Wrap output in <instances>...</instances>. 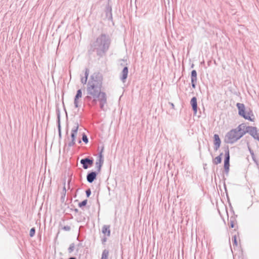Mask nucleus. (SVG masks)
I'll list each match as a JSON object with an SVG mask.
<instances>
[{
	"instance_id": "nucleus-1",
	"label": "nucleus",
	"mask_w": 259,
	"mask_h": 259,
	"mask_svg": "<svg viewBox=\"0 0 259 259\" xmlns=\"http://www.w3.org/2000/svg\"><path fill=\"white\" fill-rule=\"evenodd\" d=\"M96 78H99V81L100 82L99 87H98L95 82H89L87 89V92L88 95V97H93L94 100H96L97 95L100 92V89L102 84L101 81L102 80V77L99 75H96Z\"/></svg>"
},
{
	"instance_id": "nucleus-2",
	"label": "nucleus",
	"mask_w": 259,
	"mask_h": 259,
	"mask_svg": "<svg viewBox=\"0 0 259 259\" xmlns=\"http://www.w3.org/2000/svg\"><path fill=\"white\" fill-rule=\"evenodd\" d=\"M238 109L239 114L242 116L245 119L251 121H253L254 118L252 111L250 109L245 110V106L243 104L237 103L236 105Z\"/></svg>"
},
{
	"instance_id": "nucleus-3",
	"label": "nucleus",
	"mask_w": 259,
	"mask_h": 259,
	"mask_svg": "<svg viewBox=\"0 0 259 259\" xmlns=\"http://www.w3.org/2000/svg\"><path fill=\"white\" fill-rule=\"evenodd\" d=\"M79 125L77 123H75L71 129V138L70 139V142L69 145L70 146H73L76 141H77L79 143H81V140L79 137V134L78 133Z\"/></svg>"
},
{
	"instance_id": "nucleus-4",
	"label": "nucleus",
	"mask_w": 259,
	"mask_h": 259,
	"mask_svg": "<svg viewBox=\"0 0 259 259\" xmlns=\"http://www.w3.org/2000/svg\"><path fill=\"white\" fill-rule=\"evenodd\" d=\"M240 138L238 132L237 131V130L234 129L231 130L227 134L226 140L228 143H233Z\"/></svg>"
},
{
	"instance_id": "nucleus-5",
	"label": "nucleus",
	"mask_w": 259,
	"mask_h": 259,
	"mask_svg": "<svg viewBox=\"0 0 259 259\" xmlns=\"http://www.w3.org/2000/svg\"><path fill=\"white\" fill-rule=\"evenodd\" d=\"M96 100H99L100 101V107L102 110H105L104 106L106 103V96L104 93L100 92L97 95Z\"/></svg>"
},
{
	"instance_id": "nucleus-6",
	"label": "nucleus",
	"mask_w": 259,
	"mask_h": 259,
	"mask_svg": "<svg viewBox=\"0 0 259 259\" xmlns=\"http://www.w3.org/2000/svg\"><path fill=\"white\" fill-rule=\"evenodd\" d=\"M236 130L238 132V134L241 138L247 133V125L245 123H242L240 124Z\"/></svg>"
},
{
	"instance_id": "nucleus-7",
	"label": "nucleus",
	"mask_w": 259,
	"mask_h": 259,
	"mask_svg": "<svg viewBox=\"0 0 259 259\" xmlns=\"http://www.w3.org/2000/svg\"><path fill=\"white\" fill-rule=\"evenodd\" d=\"M229 160H230L229 150L228 149H227L226 150L225 159L224 160V168H225L226 171H228L229 170V166H230Z\"/></svg>"
},
{
	"instance_id": "nucleus-8",
	"label": "nucleus",
	"mask_w": 259,
	"mask_h": 259,
	"mask_svg": "<svg viewBox=\"0 0 259 259\" xmlns=\"http://www.w3.org/2000/svg\"><path fill=\"white\" fill-rule=\"evenodd\" d=\"M247 133H249L253 137L257 136V130L255 127L247 126Z\"/></svg>"
},
{
	"instance_id": "nucleus-9",
	"label": "nucleus",
	"mask_w": 259,
	"mask_h": 259,
	"mask_svg": "<svg viewBox=\"0 0 259 259\" xmlns=\"http://www.w3.org/2000/svg\"><path fill=\"white\" fill-rule=\"evenodd\" d=\"M190 103L194 111V114H196L197 112V103L196 98L193 97L191 100Z\"/></svg>"
},
{
	"instance_id": "nucleus-10",
	"label": "nucleus",
	"mask_w": 259,
	"mask_h": 259,
	"mask_svg": "<svg viewBox=\"0 0 259 259\" xmlns=\"http://www.w3.org/2000/svg\"><path fill=\"white\" fill-rule=\"evenodd\" d=\"M214 145L215 146V150H217L221 145V140L218 135L215 134L214 135Z\"/></svg>"
},
{
	"instance_id": "nucleus-11",
	"label": "nucleus",
	"mask_w": 259,
	"mask_h": 259,
	"mask_svg": "<svg viewBox=\"0 0 259 259\" xmlns=\"http://www.w3.org/2000/svg\"><path fill=\"white\" fill-rule=\"evenodd\" d=\"M197 80V72L196 70H193L191 72V82L193 88L195 87V83Z\"/></svg>"
},
{
	"instance_id": "nucleus-12",
	"label": "nucleus",
	"mask_w": 259,
	"mask_h": 259,
	"mask_svg": "<svg viewBox=\"0 0 259 259\" xmlns=\"http://www.w3.org/2000/svg\"><path fill=\"white\" fill-rule=\"evenodd\" d=\"M82 96V93L80 90H79L77 92V94L75 96V99H74V105L76 107H78V100Z\"/></svg>"
},
{
	"instance_id": "nucleus-13",
	"label": "nucleus",
	"mask_w": 259,
	"mask_h": 259,
	"mask_svg": "<svg viewBox=\"0 0 259 259\" xmlns=\"http://www.w3.org/2000/svg\"><path fill=\"white\" fill-rule=\"evenodd\" d=\"M96 174L95 172H92L87 176V180L89 182L92 183L96 178Z\"/></svg>"
},
{
	"instance_id": "nucleus-14",
	"label": "nucleus",
	"mask_w": 259,
	"mask_h": 259,
	"mask_svg": "<svg viewBox=\"0 0 259 259\" xmlns=\"http://www.w3.org/2000/svg\"><path fill=\"white\" fill-rule=\"evenodd\" d=\"M102 231L105 236H109L110 235V227L109 226H104L102 228Z\"/></svg>"
},
{
	"instance_id": "nucleus-15",
	"label": "nucleus",
	"mask_w": 259,
	"mask_h": 259,
	"mask_svg": "<svg viewBox=\"0 0 259 259\" xmlns=\"http://www.w3.org/2000/svg\"><path fill=\"white\" fill-rule=\"evenodd\" d=\"M103 162H104V160H103V156L102 154V152H101L100 154V155H99V161L96 162V164L98 165L99 170H100V168L103 163Z\"/></svg>"
},
{
	"instance_id": "nucleus-16",
	"label": "nucleus",
	"mask_w": 259,
	"mask_h": 259,
	"mask_svg": "<svg viewBox=\"0 0 259 259\" xmlns=\"http://www.w3.org/2000/svg\"><path fill=\"white\" fill-rule=\"evenodd\" d=\"M128 74V68L127 67H125L122 72V80L124 81V80L127 78Z\"/></svg>"
},
{
	"instance_id": "nucleus-17",
	"label": "nucleus",
	"mask_w": 259,
	"mask_h": 259,
	"mask_svg": "<svg viewBox=\"0 0 259 259\" xmlns=\"http://www.w3.org/2000/svg\"><path fill=\"white\" fill-rule=\"evenodd\" d=\"M89 73V69H87L85 70V77H84V78H82L81 79V82L83 84H85L86 83V82L87 81V80H88V77Z\"/></svg>"
},
{
	"instance_id": "nucleus-18",
	"label": "nucleus",
	"mask_w": 259,
	"mask_h": 259,
	"mask_svg": "<svg viewBox=\"0 0 259 259\" xmlns=\"http://www.w3.org/2000/svg\"><path fill=\"white\" fill-rule=\"evenodd\" d=\"M222 154H221L220 156L216 157L213 160V162L215 164H218L220 163L222 161L221 155Z\"/></svg>"
},
{
	"instance_id": "nucleus-19",
	"label": "nucleus",
	"mask_w": 259,
	"mask_h": 259,
	"mask_svg": "<svg viewBox=\"0 0 259 259\" xmlns=\"http://www.w3.org/2000/svg\"><path fill=\"white\" fill-rule=\"evenodd\" d=\"M81 164L84 165V162L88 163L90 165H92L93 163V161L92 160H90L88 158H85L81 159L80 161Z\"/></svg>"
},
{
	"instance_id": "nucleus-20",
	"label": "nucleus",
	"mask_w": 259,
	"mask_h": 259,
	"mask_svg": "<svg viewBox=\"0 0 259 259\" xmlns=\"http://www.w3.org/2000/svg\"><path fill=\"white\" fill-rule=\"evenodd\" d=\"M109 251L107 250H104L103 251L101 259H108Z\"/></svg>"
},
{
	"instance_id": "nucleus-21",
	"label": "nucleus",
	"mask_w": 259,
	"mask_h": 259,
	"mask_svg": "<svg viewBox=\"0 0 259 259\" xmlns=\"http://www.w3.org/2000/svg\"><path fill=\"white\" fill-rule=\"evenodd\" d=\"M238 243L237 242V237L235 235L233 237V245L237 246L238 245Z\"/></svg>"
},
{
	"instance_id": "nucleus-22",
	"label": "nucleus",
	"mask_w": 259,
	"mask_h": 259,
	"mask_svg": "<svg viewBox=\"0 0 259 259\" xmlns=\"http://www.w3.org/2000/svg\"><path fill=\"white\" fill-rule=\"evenodd\" d=\"M87 203V200H85L79 203L78 205L79 207H82L86 205Z\"/></svg>"
},
{
	"instance_id": "nucleus-23",
	"label": "nucleus",
	"mask_w": 259,
	"mask_h": 259,
	"mask_svg": "<svg viewBox=\"0 0 259 259\" xmlns=\"http://www.w3.org/2000/svg\"><path fill=\"white\" fill-rule=\"evenodd\" d=\"M35 229L34 228H31L30 230V233H29L30 236L31 237H33L35 234Z\"/></svg>"
},
{
	"instance_id": "nucleus-24",
	"label": "nucleus",
	"mask_w": 259,
	"mask_h": 259,
	"mask_svg": "<svg viewBox=\"0 0 259 259\" xmlns=\"http://www.w3.org/2000/svg\"><path fill=\"white\" fill-rule=\"evenodd\" d=\"M82 140L85 143H87L88 142V138H87V136L85 135L84 134H83L82 135Z\"/></svg>"
},
{
	"instance_id": "nucleus-25",
	"label": "nucleus",
	"mask_w": 259,
	"mask_h": 259,
	"mask_svg": "<svg viewBox=\"0 0 259 259\" xmlns=\"http://www.w3.org/2000/svg\"><path fill=\"white\" fill-rule=\"evenodd\" d=\"M91 191L90 189L86 191V194L87 195L88 197H89L91 195Z\"/></svg>"
},
{
	"instance_id": "nucleus-26",
	"label": "nucleus",
	"mask_w": 259,
	"mask_h": 259,
	"mask_svg": "<svg viewBox=\"0 0 259 259\" xmlns=\"http://www.w3.org/2000/svg\"><path fill=\"white\" fill-rule=\"evenodd\" d=\"M234 226H235V224H234V222H233V221L231 222V223H230V227L232 228H234Z\"/></svg>"
},
{
	"instance_id": "nucleus-27",
	"label": "nucleus",
	"mask_w": 259,
	"mask_h": 259,
	"mask_svg": "<svg viewBox=\"0 0 259 259\" xmlns=\"http://www.w3.org/2000/svg\"><path fill=\"white\" fill-rule=\"evenodd\" d=\"M83 167L84 169H87L88 167V166L86 165V162H84V165H83Z\"/></svg>"
},
{
	"instance_id": "nucleus-28",
	"label": "nucleus",
	"mask_w": 259,
	"mask_h": 259,
	"mask_svg": "<svg viewBox=\"0 0 259 259\" xmlns=\"http://www.w3.org/2000/svg\"><path fill=\"white\" fill-rule=\"evenodd\" d=\"M106 238H104V239H103V242H106Z\"/></svg>"
}]
</instances>
